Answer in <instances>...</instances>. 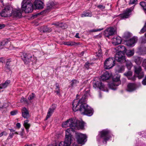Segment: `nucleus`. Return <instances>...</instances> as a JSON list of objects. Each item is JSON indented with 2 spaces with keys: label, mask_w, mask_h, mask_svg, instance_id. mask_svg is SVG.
<instances>
[{
  "label": "nucleus",
  "mask_w": 146,
  "mask_h": 146,
  "mask_svg": "<svg viewBox=\"0 0 146 146\" xmlns=\"http://www.w3.org/2000/svg\"><path fill=\"white\" fill-rule=\"evenodd\" d=\"M139 51L141 54H146V47H142L139 48Z\"/></svg>",
  "instance_id": "c85d7f7f"
},
{
  "label": "nucleus",
  "mask_w": 146,
  "mask_h": 146,
  "mask_svg": "<svg viewBox=\"0 0 146 146\" xmlns=\"http://www.w3.org/2000/svg\"><path fill=\"white\" fill-rule=\"evenodd\" d=\"M119 51H122L123 53V52L125 51L127 55L129 57L132 56L134 54V51L133 50L129 49L126 50L125 46H119L118 47Z\"/></svg>",
  "instance_id": "9b49d317"
},
{
  "label": "nucleus",
  "mask_w": 146,
  "mask_h": 146,
  "mask_svg": "<svg viewBox=\"0 0 146 146\" xmlns=\"http://www.w3.org/2000/svg\"><path fill=\"white\" fill-rule=\"evenodd\" d=\"M120 75H116L113 77L112 78L113 82L109 84V86L112 90H115L116 89L117 86L121 84L120 80Z\"/></svg>",
  "instance_id": "39448f33"
},
{
  "label": "nucleus",
  "mask_w": 146,
  "mask_h": 146,
  "mask_svg": "<svg viewBox=\"0 0 146 146\" xmlns=\"http://www.w3.org/2000/svg\"><path fill=\"white\" fill-rule=\"evenodd\" d=\"M3 135L6 136L7 135L8 133L4 131H3Z\"/></svg>",
  "instance_id": "e2e57ef3"
},
{
  "label": "nucleus",
  "mask_w": 146,
  "mask_h": 146,
  "mask_svg": "<svg viewBox=\"0 0 146 146\" xmlns=\"http://www.w3.org/2000/svg\"><path fill=\"white\" fill-rule=\"evenodd\" d=\"M115 58L109 57L107 58L104 62V67L105 69H109L113 67L115 65Z\"/></svg>",
  "instance_id": "0eeeda50"
},
{
  "label": "nucleus",
  "mask_w": 146,
  "mask_h": 146,
  "mask_svg": "<svg viewBox=\"0 0 146 146\" xmlns=\"http://www.w3.org/2000/svg\"><path fill=\"white\" fill-rule=\"evenodd\" d=\"M142 66L143 67L145 68L146 70V59H145L143 60L142 63Z\"/></svg>",
  "instance_id": "c03bdc74"
},
{
  "label": "nucleus",
  "mask_w": 146,
  "mask_h": 146,
  "mask_svg": "<svg viewBox=\"0 0 146 146\" xmlns=\"http://www.w3.org/2000/svg\"><path fill=\"white\" fill-rule=\"evenodd\" d=\"M55 109L56 107L54 106H52L49 108L46 117V120H47L51 116Z\"/></svg>",
  "instance_id": "5701e85b"
},
{
  "label": "nucleus",
  "mask_w": 146,
  "mask_h": 146,
  "mask_svg": "<svg viewBox=\"0 0 146 146\" xmlns=\"http://www.w3.org/2000/svg\"><path fill=\"white\" fill-rule=\"evenodd\" d=\"M22 15L21 10L20 9H15L13 10L11 13V16L13 18H20Z\"/></svg>",
  "instance_id": "4468645a"
},
{
  "label": "nucleus",
  "mask_w": 146,
  "mask_h": 146,
  "mask_svg": "<svg viewBox=\"0 0 146 146\" xmlns=\"http://www.w3.org/2000/svg\"><path fill=\"white\" fill-rule=\"evenodd\" d=\"M3 135V131L0 133V137H1Z\"/></svg>",
  "instance_id": "0e129e2a"
},
{
  "label": "nucleus",
  "mask_w": 146,
  "mask_h": 146,
  "mask_svg": "<svg viewBox=\"0 0 146 146\" xmlns=\"http://www.w3.org/2000/svg\"><path fill=\"white\" fill-rule=\"evenodd\" d=\"M103 29H92V30H90V31L91 32H95L100 31L101 30H102Z\"/></svg>",
  "instance_id": "37998d69"
},
{
  "label": "nucleus",
  "mask_w": 146,
  "mask_h": 146,
  "mask_svg": "<svg viewBox=\"0 0 146 146\" xmlns=\"http://www.w3.org/2000/svg\"><path fill=\"white\" fill-rule=\"evenodd\" d=\"M13 8L10 5L5 6L4 9L2 10L0 14L1 17H10L11 16V13Z\"/></svg>",
  "instance_id": "6e6552de"
},
{
  "label": "nucleus",
  "mask_w": 146,
  "mask_h": 146,
  "mask_svg": "<svg viewBox=\"0 0 146 146\" xmlns=\"http://www.w3.org/2000/svg\"><path fill=\"white\" fill-rule=\"evenodd\" d=\"M125 76H131L132 74V72L130 71H129L127 72L124 74Z\"/></svg>",
  "instance_id": "58836bf2"
},
{
  "label": "nucleus",
  "mask_w": 146,
  "mask_h": 146,
  "mask_svg": "<svg viewBox=\"0 0 146 146\" xmlns=\"http://www.w3.org/2000/svg\"><path fill=\"white\" fill-rule=\"evenodd\" d=\"M142 84L144 85H146V76L145 78L142 81Z\"/></svg>",
  "instance_id": "3c124183"
},
{
  "label": "nucleus",
  "mask_w": 146,
  "mask_h": 146,
  "mask_svg": "<svg viewBox=\"0 0 146 146\" xmlns=\"http://www.w3.org/2000/svg\"><path fill=\"white\" fill-rule=\"evenodd\" d=\"M52 25H54L56 26H59L60 27H62V23L56 22L55 23H53L52 24Z\"/></svg>",
  "instance_id": "f704fd0d"
},
{
  "label": "nucleus",
  "mask_w": 146,
  "mask_h": 146,
  "mask_svg": "<svg viewBox=\"0 0 146 146\" xmlns=\"http://www.w3.org/2000/svg\"><path fill=\"white\" fill-rule=\"evenodd\" d=\"M131 9H127L123 14L120 15V16L123 19L128 18L131 14Z\"/></svg>",
  "instance_id": "6ab92c4d"
},
{
  "label": "nucleus",
  "mask_w": 146,
  "mask_h": 146,
  "mask_svg": "<svg viewBox=\"0 0 146 146\" xmlns=\"http://www.w3.org/2000/svg\"><path fill=\"white\" fill-rule=\"evenodd\" d=\"M111 74L109 73L108 72L106 71L100 78L101 80L103 81L108 80L110 77Z\"/></svg>",
  "instance_id": "412c9836"
},
{
  "label": "nucleus",
  "mask_w": 146,
  "mask_h": 146,
  "mask_svg": "<svg viewBox=\"0 0 146 146\" xmlns=\"http://www.w3.org/2000/svg\"><path fill=\"white\" fill-rule=\"evenodd\" d=\"M32 0H23L21 3H32Z\"/></svg>",
  "instance_id": "c9c22d12"
},
{
  "label": "nucleus",
  "mask_w": 146,
  "mask_h": 146,
  "mask_svg": "<svg viewBox=\"0 0 146 146\" xmlns=\"http://www.w3.org/2000/svg\"><path fill=\"white\" fill-rule=\"evenodd\" d=\"M135 72L137 75L139 79L142 78L144 76V74L141 67L139 66H135L134 67Z\"/></svg>",
  "instance_id": "ddd939ff"
},
{
  "label": "nucleus",
  "mask_w": 146,
  "mask_h": 146,
  "mask_svg": "<svg viewBox=\"0 0 146 146\" xmlns=\"http://www.w3.org/2000/svg\"><path fill=\"white\" fill-rule=\"evenodd\" d=\"M35 96V94L33 93H32L30 95L28 99L29 100H31L33 99Z\"/></svg>",
  "instance_id": "e433bc0d"
},
{
  "label": "nucleus",
  "mask_w": 146,
  "mask_h": 146,
  "mask_svg": "<svg viewBox=\"0 0 146 146\" xmlns=\"http://www.w3.org/2000/svg\"><path fill=\"white\" fill-rule=\"evenodd\" d=\"M128 78L129 80H131L132 81H135L136 78V77L135 76H134L133 77H128Z\"/></svg>",
  "instance_id": "a18cd8bd"
},
{
  "label": "nucleus",
  "mask_w": 146,
  "mask_h": 146,
  "mask_svg": "<svg viewBox=\"0 0 146 146\" xmlns=\"http://www.w3.org/2000/svg\"><path fill=\"white\" fill-rule=\"evenodd\" d=\"M125 67L123 65L118 66L117 68V70L119 73H121L124 71Z\"/></svg>",
  "instance_id": "cd10ccee"
},
{
  "label": "nucleus",
  "mask_w": 146,
  "mask_h": 146,
  "mask_svg": "<svg viewBox=\"0 0 146 146\" xmlns=\"http://www.w3.org/2000/svg\"><path fill=\"white\" fill-rule=\"evenodd\" d=\"M76 138L79 144H84L87 141L86 135L80 133H76Z\"/></svg>",
  "instance_id": "9d476101"
},
{
  "label": "nucleus",
  "mask_w": 146,
  "mask_h": 146,
  "mask_svg": "<svg viewBox=\"0 0 146 146\" xmlns=\"http://www.w3.org/2000/svg\"><path fill=\"white\" fill-rule=\"evenodd\" d=\"M14 133V134H19L18 133L17 131H15V132Z\"/></svg>",
  "instance_id": "338daca9"
},
{
  "label": "nucleus",
  "mask_w": 146,
  "mask_h": 146,
  "mask_svg": "<svg viewBox=\"0 0 146 146\" xmlns=\"http://www.w3.org/2000/svg\"><path fill=\"white\" fill-rule=\"evenodd\" d=\"M21 112L22 116L24 118L28 119L30 117L29 112L26 108L24 107L23 108Z\"/></svg>",
  "instance_id": "f3484780"
},
{
  "label": "nucleus",
  "mask_w": 146,
  "mask_h": 146,
  "mask_svg": "<svg viewBox=\"0 0 146 146\" xmlns=\"http://www.w3.org/2000/svg\"><path fill=\"white\" fill-rule=\"evenodd\" d=\"M9 40L7 39H5L2 42H0V49L3 48L4 46L7 45L9 42Z\"/></svg>",
  "instance_id": "a878e982"
},
{
  "label": "nucleus",
  "mask_w": 146,
  "mask_h": 146,
  "mask_svg": "<svg viewBox=\"0 0 146 146\" xmlns=\"http://www.w3.org/2000/svg\"><path fill=\"white\" fill-rule=\"evenodd\" d=\"M10 83V80H7L4 83L0 84V90L6 88Z\"/></svg>",
  "instance_id": "393cba45"
},
{
  "label": "nucleus",
  "mask_w": 146,
  "mask_h": 146,
  "mask_svg": "<svg viewBox=\"0 0 146 146\" xmlns=\"http://www.w3.org/2000/svg\"><path fill=\"white\" fill-rule=\"evenodd\" d=\"M91 64L90 63L88 62H87L85 63L84 66L87 69H88L89 66Z\"/></svg>",
  "instance_id": "79ce46f5"
},
{
  "label": "nucleus",
  "mask_w": 146,
  "mask_h": 146,
  "mask_svg": "<svg viewBox=\"0 0 146 146\" xmlns=\"http://www.w3.org/2000/svg\"><path fill=\"white\" fill-rule=\"evenodd\" d=\"M5 25V24H0V29H2L4 28Z\"/></svg>",
  "instance_id": "864d4df0"
},
{
  "label": "nucleus",
  "mask_w": 146,
  "mask_h": 146,
  "mask_svg": "<svg viewBox=\"0 0 146 146\" xmlns=\"http://www.w3.org/2000/svg\"><path fill=\"white\" fill-rule=\"evenodd\" d=\"M97 7L99 9H100L102 11H103L105 8V6L101 5H98Z\"/></svg>",
  "instance_id": "4c0bfd02"
},
{
  "label": "nucleus",
  "mask_w": 146,
  "mask_h": 146,
  "mask_svg": "<svg viewBox=\"0 0 146 146\" xmlns=\"http://www.w3.org/2000/svg\"><path fill=\"white\" fill-rule=\"evenodd\" d=\"M68 46H72L78 44V43L70 41L68 42Z\"/></svg>",
  "instance_id": "ea45409f"
},
{
  "label": "nucleus",
  "mask_w": 146,
  "mask_h": 146,
  "mask_svg": "<svg viewBox=\"0 0 146 146\" xmlns=\"http://www.w3.org/2000/svg\"><path fill=\"white\" fill-rule=\"evenodd\" d=\"M79 33H77L75 36V37L76 38H80V37L79 36Z\"/></svg>",
  "instance_id": "bf43d9fd"
},
{
  "label": "nucleus",
  "mask_w": 146,
  "mask_h": 146,
  "mask_svg": "<svg viewBox=\"0 0 146 146\" xmlns=\"http://www.w3.org/2000/svg\"><path fill=\"white\" fill-rule=\"evenodd\" d=\"M17 113V110H14L11 112L10 114L12 115H16Z\"/></svg>",
  "instance_id": "49530a36"
},
{
  "label": "nucleus",
  "mask_w": 146,
  "mask_h": 146,
  "mask_svg": "<svg viewBox=\"0 0 146 146\" xmlns=\"http://www.w3.org/2000/svg\"><path fill=\"white\" fill-rule=\"evenodd\" d=\"M99 135L100 138L103 139V142H106L108 141L111 137L110 131L108 129H104L99 132Z\"/></svg>",
  "instance_id": "423d86ee"
},
{
  "label": "nucleus",
  "mask_w": 146,
  "mask_h": 146,
  "mask_svg": "<svg viewBox=\"0 0 146 146\" xmlns=\"http://www.w3.org/2000/svg\"><path fill=\"white\" fill-rule=\"evenodd\" d=\"M70 83V85L69 86V87L71 89H73L78 86L79 82L77 80L74 79L71 80Z\"/></svg>",
  "instance_id": "aec40b11"
},
{
  "label": "nucleus",
  "mask_w": 146,
  "mask_h": 146,
  "mask_svg": "<svg viewBox=\"0 0 146 146\" xmlns=\"http://www.w3.org/2000/svg\"><path fill=\"white\" fill-rule=\"evenodd\" d=\"M92 16V14L91 12L85 11L81 15V16L82 17H91Z\"/></svg>",
  "instance_id": "bb28decb"
},
{
  "label": "nucleus",
  "mask_w": 146,
  "mask_h": 146,
  "mask_svg": "<svg viewBox=\"0 0 146 146\" xmlns=\"http://www.w3.org/2000/svg\"><path fill=\"white\" fill-rule=\"evenodd\" d=\"M55 85L56 86V90L59 89V84L58 83H56Z\"/></svg>",
  "instance_id": "5fc2aeb1"
},
{
  "label": "nucleus",
  "mask_w": 146,
  "mask_h": 146,
  "mask_svg": "<svg viewBox=\"0 0 146 146\" xmlns=\"http://www.w3.org/2000/svg\"><path fill=\"white\" fill-rule=\"evenodd\" d=\"M16 126L18 128H19L21 127V124L19 123H17L16 124Z\"/></svg>",
  "instance_id": "4d7b16f0"
},
{
  "label": "nucleus",
  "mask_w": 146,
  "mask_h": 146,
  "mask_svg": "<svg viewBox=\"0 0 146 146\" xmlns=\"http://www.w3.org/2000/svg\"><path fill=\"white\" fill-rule=\"evenodd\" d=\"M105 35L107 37L113 35L115 33V29L113 27H110L104 31Z\"/></svg>",
  "instance_id": "2eb2a0df"
},
{
  "label": "nucleus",
  "mask_w": 146,
  "mask_h": 146,
  "mask_svg": "<svg viewBox=\"0 0 146 146\" xmlns=\"http://www.w3.org/2000/svg\"><path fill=\"white\" fill-rule=\"evenodd\" d=\"M9 64L10 61H7L6 63V65L7 66V67L9 66Z\"/></svg>",
  "instance_id": "052dcab7"
},
{
  "label": "nucleus",
  "mask_w": 146,
  "mask_h": 146,
  "mask_svg": "<svg viewBox=\"0 0 146 146\" xmlns=\"http://www.w3.org/2000/svg\"><path fill=\"white\" fill-rule=\"evenodd\" d=\"M57 3L54 1H49L46 4L47 9H49L54 8L57 5Z\"/></svg>",
  "instance_id": "dca6fc26"
},
{
  "label": "nucleus",
  "mask_w": 146,
  "mask_h": 146,
  "mask_svg": "<svg viewBox=\"0 0 146 146\" xmlns=\"http://www.w3.org/2000/svg\"><path fill=\"white\" fill-rule=\"evenodd\" d=\"M50 30L46 26L44 27L43 29V31L44 32H50Z\"/></svg>",
  "instance_id": "a19ab883"
},
{
  "label": "nucleus",
  "mask_w": 146,
  "mask_h": 146,
  "mask_svg": "<svg viewBox=\"0 0 146 146\" xmlns=\"http://www.w3.org/2000/svg\"><path fill=\"white\" fill-rule=\"evenodd\" d=\"M62 125L63 127L66 128L69 127L70 128L67 129L66 131L64 141L60 142L59 146H70L74 139L71 134L72 131H74V129L83 128L84 127L83 123L78 120L76 118H71L63 122Z\"/></svg>",
  "instance_id": "f257e3e1"
},
{
  "label": "nucleus",
  "mask_w": 146,
  "mask_h": 146,
  "mask_svg": "<svg viewBox=\"0 0 146 146\" xmlns=\"http://www.w3.org/2000/svg\"><path fill=\"white\" fill-rule=\"evenodd\" d=\"M21 8L23 11L25 13H29L32 12L33 9V5L32 3H21Z\"/></svg>",
  "instance_id": "1a4fd4ad"
},
{
  "label": "nucleus",
  "mask_w": 146,
  "mask_h": 146,
  "mask_svg": "<svg viewBox=\"0 0 146 146\" xmlns=\"http://www.w3.org/2000/svg\"><path fill=\"white\" fill-rule=\"evenodd\" d=\"M84 51H82L79 54V56L80 57H81L82 56H83L84 54Z\"/></svg>",
  "instance_id": "6e6d98bb"
},
{
  "label": "nucleus",
  "mask_w": 146,
  "mask_h": 146,
  "mask_svg": "<svg viewBox=\"0 0 146 146\" xmlns=\"http://www.w3.org/2000/svg\"><path fill=\"white\" fill-rule=\"evenodd\" d=\"M68 42H64V44L65 45H67L68 46Z\"/></svg>",
  "instance_id": "69168bd1"
},
{
  "label": "nucleus",
  "mask_w": 146,
  "mask_h": 146,
  "mask_svg": "<svg viewBox=\"0 0 146 146\" xmlns=\"http://www.w3.org/2000/svg\"><path fill=\"white\" fill-rule=\"evenodd\" d=\"M27 101V100L25 98H22L20 102H21L23 103H25Z\"/></svg>",
  "instance_id": "09e8293b"
},
{
  "label": "nucleus",
  "mask_w": 146,
  "mask_h": 146,
  "mask_svg": "<svg viewBox=\"0 0 146 146\" xmlns=\"http://www.w3.org/2000/svg\"><path fill=\"white\" fill-rule=\"evenodd\" d=\"M141 42L142 43H146V38H143L142 39Z\"/></svg>",
  "instance_id": "13d9d810"
},
{
  "label": "nucleus",
  "mask_w": 146,
  "mask_h": 146,
  "mask_svg": "<svg viewBox=\"0 0 146 146\" xmlns=\"http://www.w3.org/2000/svg\"><path fill=\"white\" fill-rule=\"evenodd\" d=\"M27 132H29V128H25Z\"/></svg>",
  "instance_id": "774afa93"
},
{
  "label": "nucleus",
  "mask_w": 146,
  "mask_h": 146,
  "mask_svg": "<svg viewBox=\"0 0 146 146\" xmlns=\"http://www.w3.org/2000/svg\"><path fill=\"white\" fill-rule=\"evenodd\" d=\"M137 40L136 38H132L126 42V45L128 46H133L134 45V44L136 42Z\"/></svg>",
  "instance_id": "a211bd4d"
},
{
  "label": "nucleus",
  "mask_w": 146,
  "mask_h": 146,
  "mask_svg": "<svg viewBox=\"0 0 146 146\" xmlns=\"http://www.w3.org/2000/svg\"><path fill=\"white\" fill-rule=\"evenodd\" d=\"M9 130H10L11 133H14L15 131V130L13 129H9Z\"/></svg>",
  "instance_id": "680f3d73"
},
{
  "label": "nucleus",
  "mask_w": 146,
  "mask_h": 146,
  "mask_svg": "<svg viewBox=\"0 0 146 146\" xmlns=\"http://www.w3.org/2000/svg\"><path fill=\"white\" fill-rule=\"evenodd\" d=\"M14 135V133H10L9 134V136L8 137V139H11V138H12L13 137Z\"/></svg>",
  "instance_id": "de8ad7c7"
},
{
  "label": "nucleus",
  "mask_w": 146,
  "mask_h": 146,
  "mask_svg": "<svg viewBox=\"0 0 146 146\" xmlns=\"http://www.w3.org/2000/svg\"><path fill=\"white\" fill-rule=\"evenodd\" d=\"M134 60L135 62L137 64H139L141 63L140 58L138 56H134Z\"/></svg>",
  "instance_id": "7c9ffc66"
},
{
  "label": "nucleus",
  "mask_w": 146,
  "mask_h": 146,
  "mask_svg": "<svg viewBox=\"0 0 146 146\" xmlns=\"http://www.w3.org/2000/svg\"><path fill=\"white\" fill-rule=\"evenodd\" d=\"M115 59L117 62L120 63L125 62L126 66L129 70H130L132 66V64L130 60H126L124 55L122 51L117 52L115 55Z\"/></svg>",
  "instance_id": "7ed1b4c3"
},
{
  "label": "nucleus",
  "mask_w": 146,
  "mask_h": 146,
  "mask_svg": "<svg viewBox=\"0 0 146 146\" xmlns=\"http://www.w3.org/2000/svg\"><path fill=\"white\" fill-rule=\"evenodd\" d=\"M100 78L98 80H97L96 79L94 80L93 82V86L95 88H99L100 90L104 91L105 86L104 85L102 84L101 82Z\"/></svg>",
  "instance_id": "f8f14e48"
},
{
  "label": "nucleus",
  "mask_w": 146,
  "mask_h": 146,
  "mask_svg": "<svg viewBox=\"0 0 146 146\" xmlns=\"http://www.w3.org/2000/svg\"><path fill=\"white\" fill-rule=\"evenodd\" d=\"M21 57L25 64L29 66L35 64L37 61L36 57L29 53H23Z\"/></svg>",
  "instance_id": "20e7f679"
},
{
  "label": "nucleus",
  "mask_w": 146,
  "mask_h": 146,
  "mask_svg": "<svg viewBox=\"0 0 146 146\" xmlns=\"http://www.w3.org/2000/svg\"><path fill=\"white\" fill-rule=\"evenodd\" d=\"M137 1V0H131L130 1L129 3L131 4H135Z\"/></svg>",
  "instance_id": "8fccbe9b"
},
{
  "label": "nucleus",
  "mask_w": 146,
  "mask_h": 146,
  "mask_svg": "<svg viewBox=\"0 0 146 146\" xmlns=\"http://www.w3.org/2000/svg\"><path fill=\"white\" fill-rule=\"evenodd\" d=\"M113 42L112 43L114 45H116L121 43L122 40L121 38L119 36H117L113 38Z\"/></svg>",
  "instance_id": "4be33fe9"
},
{
  "label": "nucleus",
  "mask_w": 146,
  "mask_h": 146,
  "mask_svg": "<svg viewBox=\"0 0 146 146\" xmlns=\"http://www.w3.org/2000/svg\"><path fill=\"white\" fill-rule=\"evenodd\" d=\"M57 94H59L60 92V90L59 89H58L57 90H56L55 91Z\"/></svg>",
  "instance_id": "603ef678"
},
{
  "label": "nucleus",
  "mask_w": 146,
  "mask_h": 146,
  "mask_svg": "<svg viewBox=\"0 0 146 146\" xmlns=\"http://www.w3.org/2000/svg\"><path fill=\"white\" fill-rule=\"evenodd\" d=\"M29 121V120H26L24 121L23 125L25 128H29L30 127V124L28 123Z\"/></svg>",
  "instance_id": "2f4dec72"
},
{
  "label": "nucleus",
  "mask_w": 146,
  "mask_h": 146,
  "mask_svg": "<svg viewBox=\"0 0 146 146\" xmlns=\"http://www.w3.org/2000/svg\"><path fill=\"white\" fill-rule=\"evenodd\" d=\"M84 96L80 100H74L72 104V110L74 111L79 110L82 114L90 116L93 115L94 111L86 103L87 97L90 95V88L86 89L84 91Z\"/></svg>",
  "instance_id": "f03ea898"
},
{
  "label": "nucleus",
  "mask_w": 146,
  "mask_h": 146,
  "mask_svg": "<svg viewBox=\"0 0 146 146\" xmlns=\"http://www.w3.org/2000/svg\"><path fill=\"white\" fill-rule=\"evenodd\" d=\"M25 131L24 128L21 129V131L20 132L19 135L21 136V138H23L25 137Z\"/></svg>",
  "instance_id": "72a5a7b5"
},
{
  "label": "nucleus",
  "mask_w": 146,
  "mask_h": 146,
  "mask_svg": "<svg viewBox=\"0 0 146 146\" xmlns=\"http://www.w3.org/2000/svg\"><path fill=\"white\" fill-rule=\"evenodd\" d=\"M136 85L135 84L129 83L127 86V90L129 92H132L136 89Z\"/></svg>",
  "instance_id": "b1692460"
},
{
  "label": "nucleus",
  "mask_w": 146,
  "mask_h": 146,
  "mask_svg": "<svg viewBox=\"0 0 146 146\" xmlns=\"http://www.w3.org/2000/svg\"><path fill=\"white\" fill-rule=\"evenodd\" d=\"M140 5L143 9L146 8V2L145 1L141 2Z\"/></svg>",
  "instance_id": "473e14b6"
},
{
  "label": "nucleus",
  "mask_w": 146,
  "mask_h": 146,
  "mask_svg": "<svg viewBox=\"0 0 146 146\" xmlns=\"http://www.w3.org/2000/svg\"><path fill=\"white\" fill-rule=\"evenodd\" d=\"M102 50L100 48L98 51L96 53L95 55L97 57L100 58L102 56Z\"/></svg>",
  "instance_id": "c756f323"
}]
</instances>
